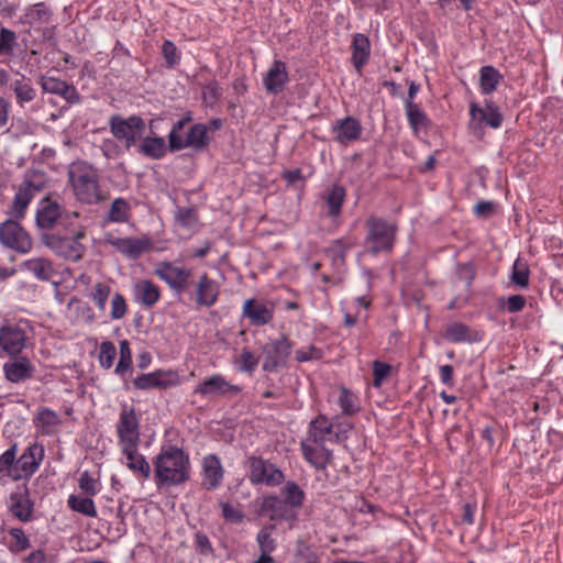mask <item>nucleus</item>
I'll list each match as a JSON object with an SVG mask.
<instances>
[{
    "instance_id": "62",
    "label": "nucleus",
    "mask_w": 563,
    "mask_h": 563,
    "mask_svg": "<svg viewBox=\"0 0 563 563\" xmlns=\"http://www.w3.org/2000/svg\"><path fill=\"white\" fill-rule=\"evenodd\" d=\"M390 369H391L390 365H388L386 363H383L379 361H375L373 363V375H374L373 384L375 387L382 386L383 382L389 375Z\"/></svg>"
},
{
    "instance_id": "54",
    "label": "nucleus",
    "mask_w": 563,
    "mask_h": 563,
    "mask_svg": "<svg viewBox=\"0 0 563 563\" xmlns=\"http://www.w3.org/2000/svg\"><path fill=\"white\" fill-rule=\"evenodd\" d=\"M78 485L82 494L87 496H95L101 489L99 481L92 477L87 471L81 473Z\"/></svg>"
},
{
    "instance_id": "64",
    "label": "nucleus",
    "mask_w": 563,
    "mask_h": 563,
    "mask_svg": "<svg viewBox=\"0 0 563 563\" xmlns=\"http://www.w3.org/2000/svg\"><path fill=\"white\" fill-rule=\"evenodd\" d=\"M457 276L461 280L465 282L466 287H470L475 277L474 266L471 263L459 265Z\"/></svg>"
},
{
    "instance_id": "49",
    "label": "nucleus",
    "mask_w": 563,
    "mask_h": 563,
    "mask_svg": "<svg viewBox=\"0 0 563 563\" xmlns=\"http://www.w3.org/2000/svg\"><path fill=\"white\" fill-rule=\"evenodd\" d=\"M339 405L342 413L345 416H352L360 410L357 397L346 388L340 390Z\"/></svg>"
},
{
    "instance_id": "28",
    "label": "nucleus",
    "mask_w": 563,
    "mask_h": 563,
    "mask_svg": "<svg viewBox=\"0 0 563 563\" xmlns=\"http://www.w3.org/2000/svg\"><path fill=\"white\" fill-rule=\"evenodd\" d=\"M243 316L246 317L253 325H265L273 319V312L263 302L254 299L245 300L243 305Z\"/></svg>"
},
{
    "instance_id": "32",
    "label": "nucleus",
    "mask_w": 563,
    "mask_h": 563,
    "mask_svg": "<svg viewBox=\"0 0 563 563\" xmlns=\"http://www.w3.org/2000/svg\"><path fill=\"white\" fill-rule=\"evenodd\" d=\"M18 445L14 443L0 455V476L14 482L20 481L18 472Z\"/></svg>"
},
{
    "instance_id": "53",
    "label": "nucleus",
    "mask_w": 563,
    "mask_h": 563,
    "mask_svg": "<svg viewBox=\"0 0 563 563\" xmlns=\"http://www.w3.org/2000/svg\"><path fill=\"white\" fill-rule=\"evenodd\" d=\"M175 219L184 228L192 230L198 223L197 212L194 208H177Z\"/></svg>"
},
{
    "instance_id": "25",
    "label": "nucleus",
    "mask_w": 563,
    "mask_h": 563,
    "mask_svg": "<svg viewBox=\"0 0 563 563\" xmlns=\"http://www.w3.org/2000/svg\"><path fill=\"white\" fill-rule=\"evenodd\" d=\"M219 296V284L209 278L207 274H202L196 284L195 301L198 306L212 307Z\"/></svg>"
},
{
    "instance_id": "50",
    "label": "nucleus",
    "mask_w": 563,
    "mask_h": 563,
    "mask_svg": "<svg viewBox=\"0 0 563 563\" xmlns=\"http://www.w3.org/2000/svg\"><path fill=\"white\" fill-rule=\"evenodd\" d=\"M117 356L115 345L110 341H103L99 345L98 361L102 368L109 369L113 366Z\"/></svg>"
},
{
    "instance_id": "59",
    "label": "nucleus",
    "mask_w": 563,
    "mask_h": 563,
    "mask_svg": "<svg viewBox=\"0 0 563 563\" xmlns=\"http://www.w3.org/2000/svg\"><path fill=\"white\" fill-rule=\"evenodd\" d=\"M221 96L219 84L214 80L207 82L202 88V98L206 104L213 106Z\"/></svg>"
},
{
    "instance_id": "2",
    "label": "nucleus",
    "mask_w": 563,
    "mask_h": 563,
    "mask_svg": "<svg viewBox=\"0 0 563 563\" xmlns=\"http://www.w3.org/2000/svg\"><path fill=\"white\" fill-rule=\"evenodd\" d=\"M68 185L74 197L85 205H97L106 199L98 169L85 162H73L67 169Z\"/></svg>"
},
{
    "instance_id": "11",
    "label": "nucleus",
    "mask_w": 563,
    "mask_h": 563,
    "mask_svg": "<svg viewBox=\"0 0 563 563\" xmlns=\"http://www.w3.org/2000/svg\"><path fill=\"white\" fill-rule=\"evenodd\" d=\"M84 238V230H74L73 236L70 238H59L55 235L47 238L46 245L65 260L77 262L81 260L86 250L80 243V240Z\"/></svg>"
},
{
    "instance_id": "45",
    "label": "nucleus",
    "mask_w": 563,
    "mask_h": 563,
    "mask_svg": "<svg viewBox=\"0 0 563 563\" xmlns=\"http://www.w3.org/2000/svg\"><path fill=\"white\" fill-rule=\"evenodd\" d=\"M132 365V352L130 349V344L126 340H122L120 342V358L115 366V374L122 378H125L128 374L131 372Z\"/></svg>"
},
{
    "instance_id": "30",
    "label": "nucleus",
    "mask_w": 563,
    "mask_h": 563,
    "mask_svg": "<svg viewBox=\"0 0 563 563\" xmlns=\"http://www.w3.org/2000/svg\"><path fill=\"white\" fill-rule=\"evenodd\" d=\"M168 150L165 139L161 136H142V141L139 146V152L145 157L152 159L163 158Z\"/></svg>"
},
{
    "instance_id": "7",
    "label": "nucleus",
    "mask_w": 563,
    "mask_h": 563,
    "mask_svg": "<svg viewBox=\"0 0 563 563\" xmlns=\"http://www.w3.org/2000/svg\"><path fill=\"white\" fill-rule=\"evenodd\" d=\"M368 233L366 244L368 250L376 254L390 251L395 238V227L384 220L371 218L366 223Z\"/></svg>"
},
{
    "instance_id": "3",
    "label": "nucleus",
    "mask_w": 563,
    "mask_h": 563,
    "mask_svg": "<svg viewBox=\"0 0 563 563\" xmlns=\"http://www.w3.org/2000/svg\"><path fill=\"white\" fill-rule=\"evenodd\" d=\"M155 483L158 487H170L189 478V457L174 445L162 448L153 460Z\"/></svg>"
},
{
    "instance_id": "51",
    "label": "nucleus",
    "mask_w": 563,
    "mask_h": 563,
    "mask_svg": "<svg viewBox=\"0 0 563 563\" xmlns=\"http://www.w3.org/2000/svg\"><path fill=\"white\" fill-rule=\"evenodd\" d=\"M275 529L274 525H269L264 527L260 530L257 533V543L260 547L261 552L263 553H272L276 549V542L272 538L273 531Z\"/></svg>"
},
{
    "instance_id": "12",
    "label": "nucleus",
    "mask_w": 563,
    "mask_h": 563,
    "mask_svg": "<svg viewBox=\"0 0 563 563\" xmlns=\"http://www.w3.org/2000/svg\"><path fill=\"white\" fill-rule=\"evenodd\" d=\"M0 243L21 254L29 253L32 249L29 233L15 220L0 224Z\"/></svg>"
},
{
    "instance_id": "63",
    "label": "nucleus",
    "mask_w": 563,
    "mask_h": 563,
    "mask_svg": "<svg viewBox=\"0 0 563 563\" xmlns=\"http://www.w3.org/2000/svg\"><path fill=\"white\" fill-rule=\"evenodd\" d=\"M220 506L222 510V516L225 518V520L233 523H239L243 520V512L233 505L229 503H221Z\"/></svg>"
},
{
    "instance_id": "27",
    "label": "nucleus",
    "mask_w": 563,
    "mask_h": 563,
    "mask_svg": "<svg viewBox=\"0 0 563 563\" xmlns=\"http://www.w3.org/2000/svg\"><path fill=\"white\" fill-rule=\"evenodd\" d=\"M134 300L145 307H153L161 298L156 284L147 279L137 280L133 286Z\"/></svg>"
},
{
    "instance_id": "33",
    "label": "nucleus",
    "mask_w": 563,
    "mask_h": 563,
    "mask_svg": "<svg viewBox=\"0 0 563 563\" xmlns=\"http://www.w3.org/2000/svg\"><path fill=\"white\" fill-rule=\"evenodd\" d=\"M10 88L13 90L19 104L31 102L36 97V90L31 84V80L25 76H20L10 82Z\"/></svg>"
},
{
    "instance_id": "21",
    "label": "nucleus",
    "mask_w": 563,
    "mask_h": 563,
    "mask_svg": "<svg viewBox=\"0 0 563 563\" xmlns=\"http://www.w3.org/2000/svg\"><path fill=\"white\" fill-rule=\"evenodd\" d=\"M9 511L22 522H29L33 516V501L26 488L11 493L8 500Z\"/></svg>"
},
{
    "instance_id": "44",
    "label": "nucleus",
    "mask_w": 563,
    "mask_h": 563,
    "mask_svg": "<svg viewBox=\"0 0 563 563\" xmlns=\"http://www.w3.org/2000/svg\"><path fill=\"white\" fill-rule=\"evenodd\" d=\"M344 198L345 190L342 186L335 185L328 191L325 202L330 216L336 217L340 213Z\"/></svg>"
},
{
    "instance_id": "60",
    "label": "nucleus",
    "mask_w": 563,
    "mask_h": 563,
    "mask_svg": "<svg viewBox=\"0 0 563 563\" xmlns=\"http://www.w3.org/2000/svg\"><path fill=\"white\" fill-rule=\"evenodd\" d=\"M162 54H163L166 65L168 67H174L180 60V56H179L176 45L169 40H166L163 43Z\"/></svg>"
},
{
    "instance_id": "13",
    "label": "nucleus",
    "mask_w": 563,
    "mask_h": 563,
    "mask_svg": "<svg viewBox=\"0 0 563 563\" xmlns=\"http://www.w3.org/2000/svg\"><path fill=\"white\" fill-rule=\"evenodd\" d=\"M241 387L231 384L223 375L213 374L201 380L194 389V394L202 398H219L238 395Z\"/></svg>"
},
{
    "instance_id": "40",
    "label": "nucleus",
    "mask_w": 563,
    "mask_h": 563,
    "mask_svg": "<svg viewBox=\"0 0 563 563\" xmlns=\"http://www.w3.org/2000/svg\"><path fill=\"white\" fill-rule=\"evenodd\" d=\"M260 510L272 520L279 519L284 517L285 504L276 496H265L262 499Z\"/></svg>"
},
{
    "instance_id": "43",
    "label": "nucleus",
    "mask_w": 563,
    "mask_h": 563,
    "mask_svg": "<svg viewBox=\"0 0 563 563\" xmlns=\"http://www.w3.org/2000/svg\"><path fill=\"white\" fill-rule=\"evenodd\" d=\"M130 205L123 198H117L112 201L108 220L110 222L122 223L129 220L130 218Z\"/></svg>"
},
{
    "instance_id": "4",
    "label": "nucleus",
    "mask_w": 563,
    "mask_h": 563,
    "mask_svg": "<svg viewBox=\"0 0 563 563\" xmlns=\"http://www.w3.org/2000/svg\"><path fill=\"white\" fill-rule=\"evenodd\" d=\"M32 346L31 328L26 320L0 325V355L18 356Z\"/></svg>"
},
{
    "instance_id": "5",
    "label": "nucleus",
    "mask_w": 563,
    "mask_h": 563,
    "mask_svg": "<svg viewBox=\"0 0 563 563\" xmlns=\"http://www.w3.org/2000/svg\"><path fill=\"white\" fill-rule=\"evenodd\" d=\"M44 187V175L40 172L27 173L23 181L14 195L11 206V216L15 219H22L26 209L35 197Z\"/></svg>"
},
{
    "instance_id": "38",
    "label": "nucleus",
    "mask_w": 563,
    "mask_h": 563,
    "mask_svg": "<svg viewBox=\"0 0 563 563\" xmlns=\"http://www.w3.org/2000/svg\"><path fill=\"white\" fill-rule=\"evenodd\" d=\"M19 46L18 35L14 31L1 26L0 27V57L13 58L15 49Z\"/></svg>"
},
{
    "instance_id": "58",
    "label": "nucleus",
    "mask_w": 563,
    "mask_h": 563,
    "mask_svg": "<svg viewBox=\"0 0 563 563\" xmlns=\"http://www.w3.org/2000/svg\"><path fill=\"white\" fill-rule=\"evenodd\" d=\"M189 121H190V117H186V118L178 120L177 122H175L173 124V126L168 133V148L170 152H177V151L181 150V148L174 147L173 134H175L178 140L185 141L186 133H184V128Z\"/></svg>"
},
{
    "instance_id": "47",
    "label": "nucleus",
    "mask_w": 563,
    "mask_h": 563,
    "mask_svg": "<svg viewBox=\"0 0 563 563\" xmlns=\"http://www.w3.org/2000/svg\"><path fill=\"white\" fill-rule=\"evenodd\" d=\"M111 294V288L106 283H97L91 287L89 297L102 313L106 311L107 301Z\"/></svg>"
},
{
    "instance_id": "24",
    "label": "nucleus",
    "mask_w": 563,
    "mask_h": 563,
    "mask_svg": "<svg viewBox=\"0 0 563 563\" xmlns=\"http://www.w3.org/2000/svg\"><path fill=\"white\" fill-rule=\"evenodd\" d=\"M470 114L474 122L485 123L486 125L498 129L503 123V115L498 107L490 100L485 102V107L481 108L475 103L470 107Z\"/></svg>"
},
{
    "instance_id": "17",
    "label": "nucleus",
    "mask_w": 563,
    "mask_h": 563,
    "mask_svg": "<svg viewBox=\"0 0 563 563\" xmlns=\"http://www.w3.org/2000/svg\"><path fill=\"white\" fill-rule=\"evenodd\" d=\"M107 241L119 253L129 258H137L143 253L148 252L152 249V241L145 235L140 238L110 236Z\"/></svg>"
},
{
    "instance_id": "19",
    "label": "nucleus",
    "mask_w": 563,
    "mask_h": 563,
    "mask_svg": "<svg viewBox=\"0 0 563 563\" xmlns=\"http://www.w3.org/2000/svg\"><path fill=\"white\" fill-rule=\"evenodd\" d=\"M224 471L220 459L214 454H209L201 462V485L208 490L217 489L223 481Z\"/></svg>"
},
{
    "instance_id": "6",
    "label": "nucleus",
    "mask_w": 563,
    "mask_h": 563,
    "mask_svg": "<svg viewBox=\"0 0 563 563\" xmlns=\"http://www.w3.org/2000/svg\"><path fill=\"white\" fill-rule=\"evenodd\" d=\"M77 219V212L63 211L62 207L51 198H44L37 205L35 221L41 229L49 230L57 224L73 225V221Z\"/></svg>"
},
{
    "instance_id": "35",
    "label": "nucleus",
    "mask_w": 563,
    "mask_h": 563,
    "mask_svg": "<svg viewBox=\"0 0 563 563\" xmlns=\"http://www.w3.org/2000/svg\"><path fill=\"white\" fill-rule=\"evenodd\" d=\"M23 267L41 280H48L54 275V268L51 261L44 257L26 260L23 263Z\"/></svg>"
},
{
    "instance_id": "41",
    "label": "nucleus",
    "mask_w": 563,
    "mask_h": 563,
    "mask_svg": "<svg viewBox=\"0 0 563 563\" xmlns=\"http://www.w3.org/2000/svg\"><path fill=\"white\" fill-rule=\"evenodd\" d=\"M234 364L238 371L253 374L258 365V357L251 350L245 347L234 357Z\"/></svg>"
},
{
    "instance_id": "1",
    "label": "nucleus",
    "mask_w": 563,
    "mask_h": 563,
    "mask_svg": "<svg viewBox=\"0 0 563 563\" xmlns=\"http://www.w3.org/2000/svg\"><path fill=\"white\" fill-rule=\"evenodd\" d=\"M336 441H339V434L334 432L333 426L327 417L319 416L310 422L309 434L301 442L302 454L313 467L324 470L332 457L327 442Z\"/></svg>"
},
{
    "instance_id": "42",
    "label": "nucleus",
    "mask_w": 563,
    "mask_h": 563,
    "mask_svg": "<svg viewBox=\"0 0 563 563\" xmlns=\"http://www.w3.org/2000/svg\"><path fill=\"white\" fill-rule=\"evenodd\" d=\"M51 11L43 3H35L34 5L26 9L25 21L29 24H46L49 22Z\"/></svg>"
},
{
    "instance_id": "56",
    "label": "nucleus",
    "mask_w": 563,
    "mask_h": 563,
    "mask_svg": "<svg viewBox=\"0 0 563 563\" xmlns=\"http://www.w3.org/2000/svg\"><path fill=\"white\" fill-rule=\"evenodd\" d=\"M9 534L13 539V543L10 545L11 552H21L30 548V540L21 528L10 529Z\"/></svg>"
},
{
    "instance_id": "9",
    "label": "nucleus",
    "mask_w": 563,
    "mask_h": 563,
    "mask_svg": "<svg viewBox=\"0 0 563 563\" xmlns=\"http://www.w3.org/2000/svg\"><path fill=\"white\" fill-rule=\"evenodd\" d=\"M117 434L120 449L140 444V422L134 408L123 406L117 423Z\"/></svg>"
},
{
    "instance_id": "23",
    "label": "nucleus",
    "mask_w": 563,
    "mask_h": 563,
    "mask_svg": "<svg viewBox=\"0 0 563 563\" xmlns=\"http://www.w3.org/2000/svg\"><path fill=\"white\" fill-rule=\"evenodd\" d=\"M208 129L205 124H192L186 132L185 141H180L173 134V144L176 148L202 150L208 144Z\"/></svg>"
},
{
    "instance_id": "34",
    "label": "nucleus",
    "mask_w": 563,
    "mask_h": 563,
    "mask_svg": "<svg viewBox=\"0 0 563 563\" xmlns=\"http://www.w3.org/2000/svg\"><path fill=\"white\" fill-rule=\"evenodd\" d=\"M67 505L73 511L89 518H96L98 515L92 496L71 494L67 499Z\"/></svg>"
},
{
    "instance_id": "22",
    "label": "nucleus",
    "mask_w": 563,
    "mask_h": 563,
    "mask_svg": "<svg viewBox=\"0 0 563 563\" xmlns=\"http://www.w3.org/2000/svg\"><path fill=\"white\" fill-rule=\"evenodd\" d=\"M124 457L123 464L137 478L147 479L151 475V465L145 456L139 452V445L120 449Z\"/></svg>"
},
{
    "instance_id": "16",
    "label": "nucleus",
    "mask_w": 563,
    "mask_h": 563,
    "mask_svg": "<svg viewBox=\"0 0 563 563\" xmlns=\"http://www.w3.org/2000/svg\"><path fill=\"white\" fill-rule=\"evenodd\" d=\"M4 378L12 384H21L34 376L35 365L22 355L10 357L2 366Z\"/></svg>"
},
{
    "instance_id": "15",
    "label": "nucleus",
    "mask_w": 563,
    "mask_h": 563,
    "mask_svg": "<svg viewBox=\"0 0 563 563\" xmlns=\"http://www.w3.org/2000/svg\"><path fill=\"white\" fill-rule=\"evenodd\" d=\"M250 481L253 484L276 486L284 479V474L274 464L262 457L252 456L249 460Z\"/></svg>"
},
{
    "instance_id": "20",
    "label": "nucleus",
    "mask_w": 563,
    "mask_h": 563,
    "mask_svg": "<svg viewBox=\"0 0 563 563\" xmlns=\"http://www.w3.org/2000/svg\"><path fill=\"white\" fill-rule=\"evenodd\" d=\"M289 82V74L286 64L276 59L263 77V85L268 93H280Z\"/></svg>"
},
{
    "instance_id": "57",
    "label": "nucleus",
    "mask_w": 563,
    "mask_h": 563,
    "mask_svg": "<svg viewBox=\"0 0 563 563\" xmlns=\"http://www.w3.org/2000/svg\"><path fill=\"white\" fill-rule=\"evenodd\" d=\"M128 311V305L125 301V298L119 294L115 292L111 298V310H110V317L113 320L122 319Z\"/></svg>"
},
{
    "instance_id": "37",
    "label": "nucleus",
    "mask_w": 563,
    "mask_h": 563,
    "mask_svg": "<svg viewBox=\"0 0 563 563\" xmlns=\"http://www.w3.org/2000/svg\"><path fill=\"white\" fill-rule=\"evenodd\" d=\"M41 87L45 92L62 96L69 99L75 90L64 80L55 77H42Z\"/></svg>"
},
{
    "instance_id": "36",
    "label": "nucleus",
    "mask_w": 563,
    "mask_h": 563,
    "mask_svg": "<svg viewBox=\"0 0 563 563\" xmlns=\"http://www.w3.org/2000/svg\"><path fill=\"white\" fill-rule=\"evenodd\" d=\"M501 80V75L493 66H483L479 70V89L484 95L494 92Z\"/></svg>"
},
{
    "instance_id": "48",
    "label": "nucleus",
    "mask_w": 563,
    "mask_h": 563,
    "mask_svg": "<svg viewBox=\"0 0 563 563\" xmlns=\"http://www.w3.org/2000/svg\"><path fill=\"white\" fill-rule=\"evenodd\" d=\"M510 280L520 288H526L529 285V266L522 258L515 261Z\"/></svg>"
},
{
    "instance_id": "55",
    "label": "nucleus",
    "mask_w": 563,
    "mask_h": 563,
    "mask_svg": "<svg viewBox=\"0 0 563 563\" xmlns=\"http://www.w3.org/2000/svg\"><path fill=\"white\" fill-rule=\"evenodd\" d=\"M159 377V372L142 374L134 379L133 384L139 389L159 387L163 386V383L161 382Z\"/></svg>"
},
{
    "instance_id": "46",
    "label": "nucleus",
    "mask_w": 563,
    "mask_h": 563,
    "mask_svg": "<svg viewBox=\"0 0 563 563\" xmlns=\"http://www.w3.org/2000/svg\"><path fill=\"white\" fill-rule=\"evenodd\" d=\"M406 113L408 122L416 133L427 125V115L420 107L412 101L406 102Z\"/></svg>"
},
{
    "instance_id": "14",
    "label": "nucleus",
    "mask_w": 563,
    "mask_h": 563,
    "mask_svg": "<svg viewBox=\"0 0 563 563\" xmlns=\"http://www.w3.org/2000/svg\"><path fill=\"white\" fill-rule=\"evenodd\" d=\"M154 273L177 294H181L185 290L191 277V269L176 266L170 262L157 263Z\"/></svg>"
},
{
    "instance_id": "10",
    "label": "nucleus",
    "mask_w": 563,
    "mask_h": 563,
    "mask_svg": "<svg viewBox=\"0 0 563 563\" xmlns=\"http://www.w3.org/2000/svg\"><path fill=\"white\" fill-rule=\"evenodd\" d=\"M292 350V343L286 335L269 341L263 346V371L276 372L286 365Z\"/></svg>"
},
{
    "instance_id": "26",
    "label": "nucleus",
    "mask_w": 563,
    "mask_h": 563,
    "mask_svg": "<svg viewBox=\"0 0 563 563\" xmlns=\"http://www.w3.org/2000/svg\"><path fill=\"white\" fill-rule=\"evenodd\" d=\"M332 131L334 133L335 141L341 144H349L360 137L362 133V126L357 119L353 117H346L336 121L332 128Z\"/></svg>"
},
{
    "instance_id": "8",
    "label": "nucleus",
    "mask_w": 563,
    "mask_h": 563,
    "mask_svg": "<svg viewBox=\"0 0 563 563\" xmlns=\"http://www.w3.org/2000/svg\"><path fill=\"white\" fill-rule=\"evenodd\" d=\"M111 133L120 141H123L126 148L141 140L145 131V121L137 117L131 115L126 119L114 115L110 119Z\"/></svg>"
},
{
    "instance_id": "39",
    "label": "nucleus",
    "mask_w": 563,
    "mask_h": 563,
    "mask_svg": "<svg viewBox=\"0 0 563 563\" xmlns=\"http://www.w3.org/2000/svg\"><path fill=\"white\" fill-rule=\"evenodd\" d=\"M444 338L453 343L471 342L475 338L472 335L471 329L461 322H452L446 325Z\"/></svg>"
},
{
    "instance_id": "18",
    "label": "nucleus",
    "mask_w": 563,
    "mask_h": 563,
    "mask_svg": "<svg viewBox=\"0 0 563 563\" xmlns=\"http://www.w3.org/2000/svg\"><path fill=\"white\" fill-rule=\"evenodd\" d=\"M44 446L37 442L31 443L18 459L20 479L31 477L44 459Z\"/></svg>"
},
{
    "instance_id": "52",
    "label": "nucleus",
    "mask_w": 563,
    "mask_h": 563,
    "mask_svg": "<svg viewBox=\"0 0 563 563\" xmlns=\"http://www.w3.org/2000/svg\"><path fill=\"white\" fill-rule=\"evenodd\" d=\"M283 495H284V498H285V503H287V504H289V505H291L294 507L301 506V504L303 501V492L294 482H288L284 486Z\"/></svg>"
},
{
    "instance_id": "61",
    "label": "nucleus",
    "mask_w": 563,
    "mask_h": 563,
    "mask_svg": "<svg viewBox=\"0 0 563 563\" xmlns=\"http://www.w3.org/2000/svg\"><path fill=\"white\" fill-rule=\"evenodd\" d=\"M321 357L322 352L313 345L298 349L295 352V358L299 363L309 362L312 360H320Z\"/></svg>"
},
{
    "instance_id": "29",
    "label": "nucleus",
    "mask_w": 563,
    "mask_h": 563,
    "mask_svg": "<svg viewBox=\"0 0 563 563\" xmlns=\"http://www.w3.org/2000/svg\"><path fill=\"white\" fill-rule=\"evenodd\" d=\"M352 63L357 71L366 65L371 56L369 38L362 33H356L352 42Z\"/></svg>"
},
{
    "instance_id": "31",
    "label": "nucleus",
    "mask_w": 563,
    "mask_h": 563,
    "mask_svg": "<svg viewBox=\"0 0 563 563\" xmlns=\"http://www.w3.org/2000/svg\"><path fill=\"white\" fill-rule=\"evenodd\" d=\"M35 424L42 434L53 435L58 432L62 420L52 409L42 408L36 415Z\"/></svg>"
}]
</instances>
